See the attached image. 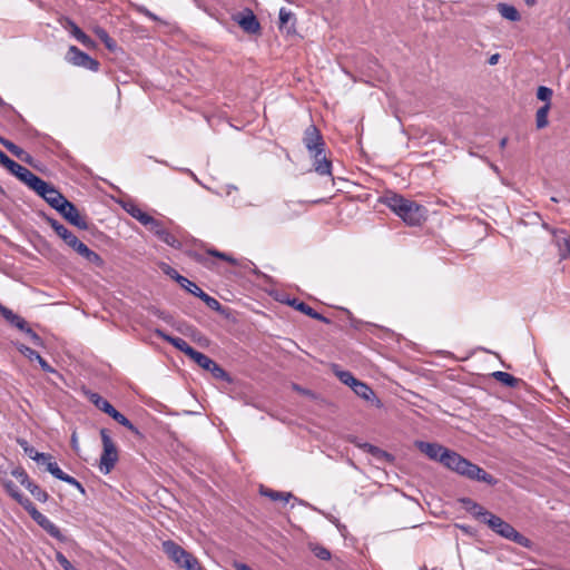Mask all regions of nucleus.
Listing matches in <instances>:
<instances>
[{
  "label": "nucleus",
  "instance_id": "e433bc0d",
  "mask_svg": "<svg viewBox=\"0 0 570 570\" xmlns=\"http://www.w3.org/2000/svg\"><path fill=\"white\" fill-rule=\"evenodd\" d=\"M27 490L33 495V498L36 500H38L39 502H47L48 499H49V494L47 493V491L42 490L38 484H36L35 482H32L28 488Z\"/></svg>",
  "mask_w": 570,
  "mask_h": 570
},
{
  "label": "nucleus",
  "instance_id": "49530a36",
  "mask_svg": "<svg viewBox=\"0 0 570 570\" xmlns=\"http://www.w3.org/2000/svg\"><path fill=\"white\" fill-rule=\"evenodd\" d=\"M6 148L19 159L26 155V151L12 141L7 142Z\"/></svg>",
  "mask_w": 570,
  "mask_h": 570
},
{
  "label": "nucleus",
  "instance_id": "7ed1b4c3",
  "mask_svg": "<svg viewBox=\"0 0 570 570\" xmlns=\"http://www.w3.org/2000/svg\"><path fill=\"white\" fill-rule=\"evenodd\" d=\"M303 142L314 159V169L321 176L332 175V163L325 155V142L320 130L314 125H309L303 137Z\"/></svg>",
  "mask_w": 570,
  "mask_h": 570
},
{
  "label": "nucleus",
  "instance_id": "72a5a7b5",
  "mask_svg": "<svg viewBox=\"0 0 570 570\" xmlns=\"http://www.w3.org/2000/svg\"><path fill=\"white\" fill-rule=\"evenodd\" d=\"M198 366H200L204 370H208L214 362L210 357L205 355L204 353H200L196 350L193 351V353L189 356Z\"/></svg>",
  "mask_w": 570,
  "mask_h": 570
},
{
  "label": "nucleus",
  "instance_id": "a211bd4d",
  "mask_svg": "<svg viewBox=\"0 0 570 570\" xmlns=\"http://www.w3.org/2000/svg\"><path fill=\"white\" fill-rule=\"evenodd\" d=\"M45 220L50 225V227L56 232V234L70 247L73 242L77 239L65 225L59 223L57 219L50 216H43Z\"/></svg>",
  "mask_w": 570,
  "mask_h": 570
},
{
  "label": "nucleus",
  "instance_id": "bb28decb",
  "mask_svg": "<svg viewBox=\"0 0 570 570\" xmlns=\"http://www.w3.org/2000/svg\"><path fill=\"white\" fill-rule=\"evenodd\" d=\"M291 305L294 306L297 311L304 313L305 315H307L314 320H317V321H321L324 323H330V320L327 317L323 316L322 314H320L318 312L313 309L309 305H307L304 302H298L297 299H293L291 302Z\"/></svg>",
  "mask_w": 570,
  "mask_h": 570
},
{
  "label": "nucleus",
  "instance_id": "5fc2aeb1",
  "mask_svg": "<svg viewBox=\"0 0 570 570\" xmlns=\"http://www.w3.org/2000/svg\"><path fill=\"white\" fill-rule=\"evenodd\" d=\"M0 314L9 322L16 313L0 303Z\"/></svg>",
  "mask_w": 570,
  "mask_h": 570
},
{
  "label": "nucleus",
  "instance_id": "9b49d317",
  "mask_svg": "<svg viewBox=\"0 0 570 570\" xmlns=\"http://www.w3.org/2000/svg\"><path fill=\"white\" fill-rule=\"evenodd\" d=\"M234 20L247 33L255 35L261 31V24L253 10L246 8L242 13L234 17Z\"/></svg>",
  "mask_w": 570,
  "mask_h": 570
},
{
  "label": "nucleus",
  "instance_id": "9d476101",
  "mask_svg": "<svg viewBox=\"0 0 570 570\" xmlns=\"http://www.w3.org/2000/svg\"><path fill=\"white\" fill-rule=\"evenodd\" d=\"M58 213L61 214L62 217L67 219L71 225L78 227L79 229H88L89 226L86 217L80 215L79 210L71 202L67 200L58 210Z\"/></svg>",
  "mask_w": 570,
  "mask_h": 570
},
{
  "label": "nucleus",
  "instance_id": "09e8293b",
  "mask_svg": "<svg viewBox=\"0 0 570 570\" xmlns=\"http://www.w3.org/2000/svg\"><path fill=\"white\" fill-rule=\"evenodd\" d=\"M9 323L20 331H24V327L28 325L27 322L19 315L14 314V316L9 321Z\"/></svg>",
  "mask_w": 570,
  "mask_h": 570
},
{
  "label": "nucleus",
  "instance_id": "338daca9",
  "mask_svg": "<svg viewBox=\"0 0 570 570\" xmlns=\"http://www.w3.org/2000/svg\"><path fill=\"white\" fill-rule=\"evenodd\" d=\"M119 424L127 429H132V423L126 416L124 420L120 421Z\"/></svg>",
  "mask_w": 570,
  "mask_h": 570
},
{
  "label": "nucleus",
  "instance_id": "7c9ffc66",
  "mask_svg": "<svg viewBox=\"0 0 570 570\" xmlns=\"http://www.w3.org/2000/svg\"><path fill=\"white\" fill-rule=\"evenodd\" d=\"M551 108V104H544L541 106L535 114V125L538 129L546 128L549 124L548 114Z\"/></svg>",
  "mask_w": 570,
  "mask_h": 570
},
{
  "label": "nucleus",
  "instance_id": "c03bdc74",
  "mask_svg": "<svg viewBox=\"0 0 570 570\" xmlns=\"http://www.w3.org/2000/svg\"><path fill=\"white\" fill-rule=\"evenodd\" d=\"M180 567H184L186 570H202L198 560L191 554L185 559V562Z\"/></svg>",
  "mask_w": 570,
  "mask_h": 570
},
{
  "label": "nucleus",
  "instance_id": "20e7f679",
  "mask_svg": "<svg viewBox=\"0 0 570 570\" xmlns=\"http://www.w3.org/2000/svg\"><path fill=\"white\" fill-rule=\"evenodd\" d=\"M497 534L501 535L504 539H508L512 542L520 544L521 547L529 548L531 546V541L518 532L510 523L505 522L501 518L489 514V518L485 522Z\"/></svg>",
  "mask_w": 570,
  "mask_h": 570
},
{
  "label": "nucleus",
  "instance_id": "cd10ccee",
  "mask_svg": "<svg viewBox=\"0 0 570 570\" xmlns=\"http://www.w3.org/2000/svg\"><path fill=\"white\" fill-rule=\"evenodd\" d=\"M491 375L494 380L509 387H517L521 382L520 379L502 371H495Z\"/></svg>",
  "mask_w": 570,
  "mask_h": 570
},
{
  "label": "nucleus",
  "instance_id": "c85d7f7f",
  "mask_svg": "<svg viewBox=\"0 0 570 570\" xmlns=\"http://www.w3.org/2000/svg\"><path fill=\"white\" fill-rule=\"evenodd\" d=\"M87 395H88L89 401L91 403H94L96 405V407H98L100 411L105 412L106 414H109L111 412V410L114 409V406L107 400H105L102 396H100L98 393L88 392Z\"/></svg>",
  "mask_w": 570,
  "mask_h": 570
},
{
  "label": "nucleus",
  "instance_id": "37998d69",
  "mask_svg": "<svg viewBox=\"0 0 570 570\" xmlns=\"http://www.w3.org/2000/svg\"><path fill=\"white\" fill-rule=\"evenodd\" d=\"M47 471L60 481H63L65 476H67V473H65L56 462L49 463Z\"/></svg>",
  "mask_w": 570,
  "mask_h": 570
},
{
  "label": "nucleus",
  "instance_id": "6ab92c4d",
  "mask_svg": "<svg viewBox=\"0 0 570 570\" xmlns=\"http://www.w3.org/2000/svg\"><path fill=\"white\" fill-rule=\"evenodd\" d=\"M302 205H303L302 203H292V202H286L284 204H282L275 210L276 222L283 223V222L289 220V219L298 216V212L296 209H294L293 207L302 206Z\"/></svg>",
  "mask_w": 570,
  "mask_h": 570
},
{
  "label": "nucleus",
  "instance_id": "b1692460",
  "mask_svg": "<svg viewBox=\"0 0 570 570\" xmlns=\"http://www.w3.org/2000/svg\"><path fill=\"white\" fill-rule=\"evenodd\" d=\"M190 289H187L188 293L193 294L194 296L200 298L209 308L213 311H219L222 305L220 303L209 296L207 293H205L200 287H198L194 282L191 283V286H189Z\"/></svg>",
  "mask_w": 570,
  "mask_h": 570
},
{
  "label": "nucleus",
  "instance_id": "0eeeda50",
  "mask_svg": "<svg viewBox=\"0 0 570 570\" xmlns=\"http://www.w3.org/2000/svg\"><path fill=\"white\" fill-rule=\"evenodd\" d=\"M26 511L30 514L32 520L40 525L47 533H49L52 538L65 541V537L61 533L60 529L51 522L45 514L39 512L33 503H31Z\"/></svg>",
  "mask_w": 570,
  "mask_h": 570
},
{
  "label": "nucleus",
  "instance_id": "4c0bfd02",
  "mask_svg": "<svg viewBox=\"0 0 570 570\" xmlns=\"http://www.w3.org/2000/svg\"><path fill=\"white\" fill-rule=\"evenodd\" d=\"M557 244H558L559 249L561 250L560 255L562 257H566V256L570 257V234L566 235L563 237H559L557 240Z\"/></svg>",
  "mask_w": 570,
  "mask_h": 570
},
{
  "label": "nucleus",
  "instance_id": "774afa93",
  "mask_svg": "<svg viewBox=\"0 0 570 570\" xmlns=\"http://www.w3.org/2000/svg\"><path fill=\"white\" fill-rule=\"evenodd\" d=\"M71 446L75 451H78V441H77V436H76V433H73L71 435Z\"/></svg>",
  "mask_w": 570,
  "mask_h": 570
},
{
  "label": "nucleus",
  "instance_id": "5701e85b",
  "mask_svg": "<svg viewBox=\"0 0 570 570\" xmlns=\"http://www.w3.org/2000/svg\"><path fill=\"white\" fill-rule=\"evenodd\" d=\"M460 502L468 512H470L475 518L483 520L484 522H487L489 514H492L491 512L487 511L481 504L476 503L470 498H462Z\"/></svg>",
  "mask_w": 570,
  "mask_h": 570
},
{
  "label": "nucleus",
  "instance_id": "69168bd1",
  "mask_svg": "<svg viewBox=\"0 0 570 570\" xmlns=\"http://www.w3.org/2000/svg\"><path fill=\"white\" fill-rule=\"evenodd\" d=\"M119 424L127 429H132V423L126 416L124 420L120 421Z\"/></svg>",
  "mask_w": 570,
  "mask_h": 570
},
{
  "label": "nucleus",
  "instance_id": "680f3d73",
  "mask_svg": "<svg viewBox=\"0 0 570 570\" xmlns=\"http://www.w3.org/2000/svg\"><path fill=\"white\" fill-rule=\"evenodd\" d=\"M234 568L236 570H253L249 566H247L246 563H242V562H235Z\"/></svg>",
  "mask_w": 570,
  "mask_h": 570
},
{
  "label": "nucleus",
  "instance_id": "13d9d810",
  "mask_svg": "<svg viewBox=\"0 0 570 570\" xmlns=\"http://www.w3.org/2000/svg\"><path fill=\"white\" fill-rule=\"evenodd\" d=\"M139 12H141L142 14H145L146 17L150 18L154 21L158 20V17L156 14H154L153 12H150L148 9H146L144 7L139 8Z\"/></svg>",
  "mask_w": 570,
  "mask_h": 570
},
{
  "label": "nucleus",
  "instance_id": "aec40b11",
  "mask_svg": "<svg viewBox=\"0 0 570 570\" xmlns=\"http://www.w3.org/2000/svg\"><path fill=\"white\" fill-rule=\"evenodd\" d=\"M2 485L7 493L16 500L24 510L32 503L30 499L24 497L19 488L11 480H3Z\"/></svg>",
  "mask_w": 570,
  "mask_h": 570
},
{
  "label": "nucleus",
  "instance_id": "c9c22d12",
  "mask_svg": "<svg viewBox=\"0 0 570 570\" xmlns=\"http://www.w3.org/2000/svg\"><path fill=\"white\" fill-rule=\"evenodd\" d=\"M12 476H14L21 485H23L26 489L33 482L26 470L21 466L16 468L11 471Z\"/></svg>",
  "mask_w": 570,
  "mask_h": 570
},
{
  "label": "nucleus",
  "instance_id": "a19ab883",
  "mask_svg": "<svg viewBox=\"0 0 570 570\" xmlns=\"http://www.w3.org/2000/svg\"><path fill=\"white\" fill-rule=\"evenodd\" d=\"M311 550L321 560H328L331 558V552L323 546H311Z\"/></svg>",
  "mask_w": 570,
  "mask_h": 570
},
{
  "label": "nucleus",
  "instance_id": "bf43d9fd",
  "mask_svg": "<svg viewBox=\"0 0 570 570\" xmlns=\"http://www.w3.org/2000/svg\"><path fill=\"white\" fill-rule=\"evenodd\" d=\"M164 272L175 281L177 275H180L176 269L171 268L170 266H167V268L164 269Z\"/></svg>",
  "mask_w": 570,
  "mask_h": 570
},
{
  "label": "nucleus",
  "instance_id": "ea45409f",
  "mask_svg": "<svg viewBox=\"0 0 570 570\" xmlns=\"http://www.w3.org/2000/svg\"><path fill=\"white\" fill-rule=\"evenodd\" d=\"M207 371L210 372L215 379L228 380V374L226 373V371L223 367H220L215 361L212 363L210 367Z\"/></svg>",
  "mask_w": 570,
  "mask_h": 570
},
{
  "label": "nucleus",
  "instance_id": "6e6d98bb",
  "mask_svg": "<svg viewBox=\"0 0 570 570\" xmlns=\"http://www.w3.org/2000/svg\"><path fill=\"white\" fill-rule=\"evenodd\" d=\"M14 160L10 159L1 149H0V164L9 169Z\"/></svg>",
  "mask_w": 570,
  "mask_h": 570
},
{
  "label": "nucleus",
  "instance_id": "4468645a",
  "mask_svg": "<svg viewBox=\"0 0 570 570\" xmlns=\"http://www.w3.org/2000/svg\"><path fill=\"white\" fill-rule=\"evenodd\" d=\"M415 446L424 453L429 459L438 462H442L443 453L448 448L439 444L424 441H416Z\"/></svg>",
  "mask_w": 570,
  "mask_h": 570
},
{
  "label": "nucleus",
  "instance_id": "2eb2a0df",
  "mask_svg": "<svg viewBox=\"0 0 570 570\" xmlns=\"http://www.w3.org/2000/svg\"><path fill=\"white\" fill-rule=\"evenodd\" d=\"M78 255L85 258L87 262L94 264L97 267L104 265V259L96 252L91 250L86 244L80 242L78 238L70 246Z\"/></svg>",
  "mask_w": 570,
  "mask_h": 570
},
{
  "label": "nucleus",
  "instance_id": "f03ea898",
  "mask_svg": "<svg viewBox=\"0 0 570 570\" xmlns=\"http://www.w3.org/2000/svg\"><path fill=\"white\" fill-rule=\"evenodd\" d=\"M383 203L410 226H417L425 218L426 209L424 206L399 194L385 195Z\"/></svg>",
  "mask_w": 570,
  "mask_h": 570
},
{
  "label": "nucleus",
  "instance_id": "4d7b16f0",
  "mask_svg": "<svg viewBox=\"0 0 570 570\" xmlns=\"http://www.w3.org/2000/svg\"><path fill=\"white\" fill-rule=\"evenodd\" d=\"M108 415L111 416L117 423H120V421L125 419V415L117 411L115 407Z\"/></svg>",
  "mask_w": 570,
  "mask_h": 570
},
{
  "label": "nucleus",
  "instance_id": "c756f323",
  "mask_svg": "<svg viewBox=\"0 0 570 570\" xmlns=\"http://www.w3.org/2000/svg\"><path fill=\"white\" fill-rule=\"evenodd\" d=\"M498 11L500 14L509 20V21H519L520 20V13L515 9V7L507 3H499L498 4Z\"/></svg>",
  "mask_w": 570,
  "mask_h": 570
},
{
  "label": "nucleus",
  "instance_id": "6e6552de",
  "mask_svg": "<svg viewBox=\"0 0 570 570\" xmlns=\"http://www.w3.org/2000/svg\"><path fill=\"white\" fill-rule=\"evenodd\" d=\"M67 60L77 67H82L91 71L99 70V62L76 46H70L67 53Z\"/></svg>",
  "mask_w": 570,
  "mask_h": 570
},
{
  "label": "nucleus",
  "instance_id": "f8f14e48",
  "mask_svg": "<svg viewBox=\"0 0 570 570\" xmlns=\"http://www.w3.org/2000/svg\"><path fill=\"white\" fill-rule=\"evenodd\" d=\"M147 227L158 237L159 240L164 242L168 246L174 248L180 247L181 243L179 239H177L176 236H174L167 228H165L161 222L154 218L153 223H150Z\"/></svg>",
  "mask_w": 570,
  "mask_h": 570
},
{
  "label": "nucleus",
  "instance_id": "a18cd8bd",
  "mask_svg": "<svg viewBox=\"0 0 570 570\" xmlns=\"http://www.w3.org/2000/svg\"><path fill=\"white\" fill-rule=\"evenodd\" d=\"M294 18L293 13L285 8L279 10V28L287 27L289 20Z\"/></svg>",
  "mask_w": 570,
  "mask_h": 570
},
{
  "label": "nucleus",
  "instance_id": "2f4dec72",
  "mask_svg": "<svg viewBox=\"0 0 570 570\" xmlns=\"http://www.w3.org/2000/svg\"><path fill=\"white\" fill-rule=\"evenodd\" d=\"M333 371L338 380L350 387H352L358 381L350 371L340 370L338 365L334 364Z\"/></svg>",
  "mask_w": 570,
  "mask_h": 570
},
{
  "label": "nucleus",
  "instance_id": "39448f33",
  "mask_svg": "<svg viewBox=\"0 0 570 570\" xmlns=\"http://www.w3.org/2000/svg\"><path fill=\"white\" fill-rule=\"evenodd\" d=\"M100 436L104 451L99 460V470L101 473L108 474L118 461V451L106 429L100 430Z\"/></svg>",
  "mask_w": 570,
  "mask_h": 570
},
{
  "label": "nucleus",
  "instance_id": "864d4df0",
  "mask_svg": "<svg viewBox=\"0 0 570 570\" xmlns=\"http://www.w3.org/2000/svg\"><path fill=\"white\" fill-rule=\"evenodd\" d=\"M176 282L184 288V289H190L189 286H191V281H189L187 277L183 275H177Z\"/></svg>",
  "mask_w": 570,
  "mask_h": 570
},
{
  "label": "nucleus",
  "instance_id": "ddd939ff",
  "mask_svg": "<svg viewBox=\"0 0 570 570\" xmlns=\"http://www.w3.org/2000/svg\"><path fill=\"white\" fill-rule=\"evenodd\" d=\"M8 170L11 174H13L17 178H19L22 183H24L28 187H30L32 190L36 188L38 184H40V177H38L28 168L21 166L16 161L12 163Z\"/></svg>",
  "mask_w": 570,
  "mask_h": 570
},
{
  "label": "nucleus",
  "instance_id": "e2e57ef3",
  "mask_svg": "<svg viewBox=\"0 0 570 570\" xmlns=\"http://www.w3.org/2000/svg\"><path fill=\"white\" fill-rule=\"evenodd\" d=\"M77 481H78L77 479H75L73 476H71L69 474H67V476H65V480H63V482L72 485V487L76 485Z\"/></svg>",
  "mask_w": 570,
  "mask_h": 570
},
{
  "label": "nucleus",
  "instance_id": "473e14b6",
  "mask_svg": "<svg viewBox=\"0 0 570 570\" xmlns=\"http://www.w3.org/2000/svg\"><path fill=\"white\" fill-rule=\"evenodd\" d=\"M261 493L264 497H268L273 501H284L288 502L289 499L293 497L291 492H279L272 489H262Z\"/></svg>",
  "mask_w": 570,
  "mask_h": 570
},
{
  "label": "nucleus",
  "instance_id": "f3484780",
  "mask_svg": "<svg viewBox=\"0 0 570 570\" xmlns=\"http://www.w3.org/2000/svg\"><path fill=\"white\" fill-rule=\"evenodd\" d=\"M155 335L157 337L164 340L165 342L171 344L174 347H176L178 351L183 352L188 357L195 350L185 340H183L180 337L171 336L160 328L155 330Z\"/></svg>",
  "mask_w": 570,
  "mask_h": 570
},
{
  "label": "nucleus",
  "instance_id": "412c9836",
  "mask_svg": "<svg viewBox=\"0 0 570 570\" xmlns=\"http://www.w3.org/2000/svg\"><path fill=\"white\" fill-rule=\"evenodd\" d=\"M18 350L23 356H26L30 361H37L39 363L40 367L42 368V371H45L47 373L55 372L53 367L38 352L32 350L31 347L22 344L18 347Z\"/></svg>",
  "mask_w": 570,
  "mask_h": 570
},
{
  "label": "nucleus",
  "instance_id": "603ef678",
  "mask_svg": "<svg viewBox=\"0 0 570 570\" xmlns=\"http://www.w3.org/2000/svg\"><path fill=\"white\" fill-rule=\"evenodd\" d=\"M56 560L63 568V570H69V568L72 566L71 562L61 552L56 553Z\"/></svg>",
  "mask_w": 570,
  "mask_h": 570
},
{
  "label": "nucleus",
  "instance_id": "f704fd0d",
  "mask_svg": "<svg viewBox=\"0 0 570 570\" xmlns=\"http://www.w3.org/2000/svg\"><path fill=\"white\" fill-rule=\"evenodd\" d=\"M96 36L105 43L106 48L114 51L117 48L116 41L108 35V32L100 27L95 29Z\"/></svg>",
  "mask_w": 570,
  "mask_h": 570
},
{
  "label": "nucleus",
  "instance_id": "a878e982",
  "mask_svg": "<svg viewBox=\"0 0 570 570\" xmlns=\"http://www.w3.org/2000/svg\"><path fill=\"white\" fill-rule=\"evenodd\" d=\"M125 209L126 212L131 216L134 217L135 219H137L140 224H142L144 226H148L150 223H153V219L154 217L150 216L149 214L145 213L139 206L135 205V204H129L127 206H125Z\"/></svg>",
  "mask_w": 570,
  "mask_h": 570
},
{
  "label": "nucleus",
  "instance_id": "393cba45",
  "mask_svg": "<svg viewBox=\"0 0 570 570\" xmlns=\"http://www.w3.org/2000/svg\"><path fill=\"white\" fill-rule=\"evenodd\" d=\"M66 28L70 31L71 36L85 47H95V41L89 36H87L72 20H67Z\"/></svg>",
  "mask_w": 570,
  "mask_h": 570
},
{
  "label": "nucleus",
  "instance_id": "423d86ee",
  "mask_svg": "<svg viewBox=\"0 0 570 570\" xmlns=\"http://www.w3.org/2000/svg\"><path fill=\"white\" fill-rule=\"evenodd\" d=\"M33 190L57 212L68 200L58 189L43 179L40 180V184Z\"/></svg>",
  "mask_w": 570,
  "mask_h": 570
},
{
  "label": "nucleus",
  "instance_id": "0e129e2a",
  "mask_svg": "<svg viewBox=\"0 0 570 570\" xmlns=\"http://www.w3.org/2000/svg\"><path fill=\"white\" fill-rule=\"evenodd\" d=\"M370 451L373 453V454H382V455H389L387 453L381 451L379 448L376 446H373V445H370Z\"/></svg>",
  "mask_w": 570,
  "mask_h": 570
},
{
  "label": "nucleus",
  "instance_id": "052dcab7",
  "mask_svg": "<svg viewBox=\"0 0 570 570\" xmlns=\"http://www.w3.org/2000/svg\"><path fill=\"white\" fill-rule=\"evenodd\" d=\"M500 60V55L499 53H493L492 56H490L488 62L490 66H494L499 62Z\"/></svg>",
  "mask_w": 570,
  "mask_h": 570
},
{
  "label": "nucleus",
  "instance_id": "3c124183",
  "mask_svg": "<svg viewBox=\"0 0 570 570\" xmlns=\"http://www.w3.org/2000/svg\"><path fill=\"white\" fill-rule=\"evenodd\" d=\"M23 332L30 337V340L32 341L33 344L41 345V343H42L41 337L28 325L24 327Z\"/></svg>",
  "mask_w": 570,
  "mask_h": 570
},
{
  "label": "nucleus",
  "instance_id": "4be33fe9",
  "mask_svg": "<svg viewBox=\"0 0 570 570\" xmlns=\"http://www.w3.org/2000/svg\"><path fill=\"white\" fill-rule=\"evenodd\" d=\"M351 389L361 399L375 403L377 407L382 405L374 391L366 383L357 381Z\"/></svg>",
  "mask_w": 570,
  "mask_h": 570
},
{
  "label": "nucleus",
  "instance_id": "8fccbe9b",
  "mask_svg": "<svg viewBox=\"0 0 570 570\" xmlns=\"http://www.w3.org/2000/svg\"><path fill=\"white\" fill-rule=\"evenodd\" d=\"M9 323L20 331H24V327L28 325L27 322L19 315L14 314V316L9 321Z\"/></svg>",
  "mask_w": 570,
  "mask_h": 570
},
{
  "label": "nucleus",
  "instance_id": "dca6fc26",
  "mask_svg": "<svg viewBox=\"0 0 570 570\" xmlns=\"http://www.w3.org/2000/svg\"><path fill=\"white\" fill-rule=\"evenodd\" d=\"M163 550L175 563L179 566H181L185 562V559H187L190 554L171 540L163 542Z\"/></svg>",
  "mask_w": 570,
  "mask_h": 570
},
{
  "label": "nucleus",
  "instance_id": "de8ad7c7",
  "mask_svg": "<svg viewBox=\"0 0 570 570\" xmlns=\"http://www.w3.org/2000/svg\"><path fill=\"white\" fill-rule=\"evenodd\" d=\"M18 444L23 449L24 453L33 460V456H35V452H37L35 450V448L30 446L28 441L24 440V439H18L17 440Z\"/></svg>",
  "mask_w": 570,
  "mask_h": 570
},
{
  "label": "nucleus",
  "instance_id": "1a4fd4ad",
  "mask_svg": "<svg viewBox=\"0 0 570 570\" xmlns=\"http://www.w3.org/2000/svg\"><path fill=\"white\" fill-rule=\"evenodd\" d=\"M191 257L195 262L202 264L206 268H213V266H214V262L212 261L210 257H217V258L223 259L234 266L238 265V262L236 258H234L233 256H230L226 253L219 252L217 249H208L204 254L203 253H194L191 255Z\"/></svg>",
  "mask_w": 570,
  "mask_h": 570
},
{
  "label": "nucleus",
  "instance_id": "79ce46f5",
  "mask_svg": "<svg viewBox=\"0 0 570 570\" xmlns=\"http://www.w3.org/2000/svg\"><path fill=\"white\" fill-rule=\"evenodd\" d=\"M33 461L37 463L46 465V469L48 470V464L53 463L52 455L49 453H42V452H35Z\"/></svg>",
  "mask_w": 570,
  "mask_h": 570
},
{
  "label": "nucleus",
  "instance_id": "f257e3e1",
  "mask_svg": "<svg viewBox=\"0 0 570 570\" xmlns=\"http://www.w3.org/2000/svg\"><path fill=\"white\" fill-rule=\"evenodd\" d=\"M449 470L473 481L495 485L498 480L479 465L472 463L455 451L446 449L443 453L442 462Z\"/></svg>",
  "mask_w": 570,
  "mask_h": 570
},
{
  "label": "nucleus",
  "instance_id": "58836bf2",
  "mask_svg": "<svg viewBox=\"0 0 570 570\" xmlns=\"http://www.w3.org/2000/svg\"><path fill=\"white\" fill-rule=\"evenodd\" d=\"M553 95L552 89L540 86L537 91V97L539 100L544 101L546 104H551V97Z\"/></svg>",
  "mask_w": 570,
  "mask_h": 570
}]
</instances>
